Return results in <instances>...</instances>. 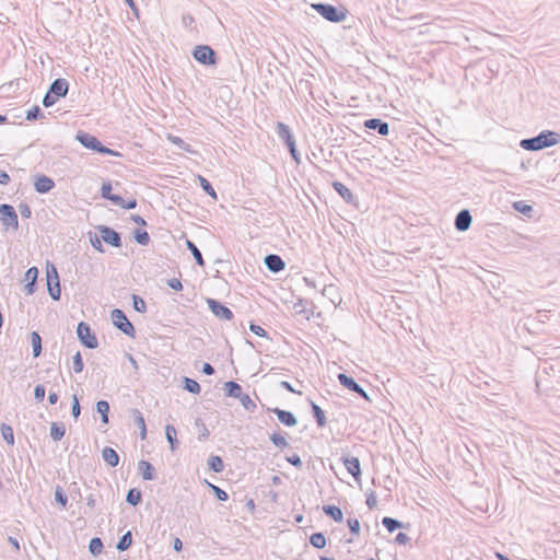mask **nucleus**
Segmentation results:
<instances>
[{"mask_svg": "<svg viewBox=\"0 0 560 560\" xmlns=\"http://www.w3.org/2000/svg\"><path fill=\"white\" fill-rule=\"evenodd\" d=\"M198 180H199L201 188L203 189V191L207 195H209L213 199H218V195H217L215 190L213 189L211 183L207 178H205L201 175H198Z\"/></svg>", "mask_w": 560, "mask_h": 560, "instance_id": "obj_39", "label": "nucleus"}, {"mask_svg": "<svg viewBox=\"0 0 560 560\" xmlns=\"http://www.w3.org/2000/svg\"><path fill=\"white\" fill-rule=\"evenodd\" d=\"M207 304L213 315L220 319L231 320L234 317L233 312L215 299H207Z\"/></svg>", "mask_w": 560, "mask_h": 560, "instance_id": "obj_11", "label": "nucleus"}, {"mask_svg": "<svg viewBox=\"0 0 560 560\" xmlns=\"http://www.w3.org/2000/svg\"><path fill=\"white\" fill-rule=\"evenodd\" d=\"M46 281L50 298L54 301H59L61 296L60 278L56 266L49 261L46 264Z\"/></svg>", "mask_w": 560, "mask_h": 560, "instance_id": "obj_5", "label": "nucleus"}, {"mask_svg": "<svg viewBox=\"0 0 560 560\" xmlns=\"http://www.w3.org/2000/svg\"><path fill=\"white\" fill-rule=\"evenodd\" d=\"M135 241L142 246H147L150 242V235L145 230L136 229L133 231Z\"/></svg>", "mask_w": 560, "mask_h": 560, "instance_id": "obj_37", "label": "nucleus"}, {"mask_svg": "<svg viewBox=\"0 0 560 560\" xmlns=\"http://www.w3.org/2000/svg\"><path fill=\"white\" fill-rule=\"evenodd\" d=\"M90 243L93 246V248L96 249L97 252H104L101 236L98 237L96 234H90Z\"/></svg>", "mask_w": 560, "mask_h": 560, "instance_id": "obj_50", "label": "nucleus"}, {"mask_svg": "<svg viewBox=\"0 0 560 560\" xmlns=\"http://www.w3.org/2000/svg\"><path fill=\"white\" fill-rule=\"evenodd\" d=\"M559 133L550 130H544L536 137L521 140L520 147L526 151H538L557 144L559 142Z\"/></svg>", "mask_w": 560, "mask_h": 560, "instance_id": "obj_1", "label": "nucleus"}, {"mask_svg": "<svg viewBox=\"0 0 560 560\" xmlns=\"http://www.w3.org/2000/svg\"><path fill=\"white\" fill-rule=\"evenodd\" d=\"M77 335L80 342L89 348L95 349L98 347V341L96 336L92 332L91 327L85 322H80L77 327Z\"/></svg>", "mask_w": 560, "mask_h": 560, "instance_id": "obj_9", "label": "nucleus"}, {"mask_svg": "<svg viewBox=\"0 0 560 560\" xmlns=\"http://www.w3.org/2000/svg\"><path fill=\"white\" fill-rule=\"evenodd\" d=\"M410 540V537L405 533H398L395 537V542L399 545H406Z\"/></svg>", "mask_w": 560, "mask_h": 560, "instance_id": "obj_63", "label": "nucleus"}, {"mask_svg": "<svg viewBox=\"0 0 560 560\" xmlns=\"http://www.w3.org/2000/svg\"><path fill=\"white\" fill-rule=\"evenodd\" d=\"M55 187V182L46 175H37L34 180V189L38 194H47Z\"/></svg>", "mask_w": 560, "mask_h": 560, "instance_id": "obj_16", "label": "nucleus"}, {"mask_svg": "<svg viewBox=\"0 0 560 560\" xmlns=\"http://www.w3.org/2000/svg\"><path fill=\"white\" fill-rule=\"evenodd\" d=\"M46 389L44 385L38 384L34 388V397L37 401H42L45 398Z\"/></svg>", "mask_w": 560, "mask_h": 560, "instance_id": "obj_54", "label": "nucleus"}, {"mask_svg": "<svg viewBox=\"0 0 560 560\" xmlns=\"http://www.w3.org/2000/svg\"><path fill=\"white\" fill-rule=\"evenodd\" d=\"M265 266L271 272H280L285 268L284 260L276 254H269L265 257Z\"/></svg>", "mask_w": 560, "mask_h": 560, "instance_id": "obj_17", "label": "nucleus"}, {"mask_svg": "<svg viewBox=\"0 0 560 560\" xmlns=\"http://www.w3.org/2000/svg\"><path fill=\"white\" fill-rule=\"evenodd\" d=\"M186 247L191 253V255L194 256L196 264L198 266H200V267H203L205 266V259L202 257L201 252L196 246V244L192 241H190V240H186Z\"/></svg>", "mask_w": 560, "mask_h": 560, "instance_id": "obj_27", "label": "nucleus"}, {"mask_svg": "<svg viewBox=\"0 0 560 560\" xmlns=\"http://www.w3.org/2000/svg\"><path fill=\"white\" fill-rule=\"evenodd\" d=\"M102 457L104 462L113 468L119 464V455L113 447L105 446L102 451Z\"/></svg>", "mask_w": 560, "mask_h": 560, "instance_id": "obj_21", "label": "nucleus"}, {"mask_svg": "<svg viewBox=\"0 0 560 560\" xmlns=\"http://www.w3.org/2000/svg\"><path fill=\"white\" fill-rule=\"evenodd\" d=\"M364 127L370 130H375L381 136H388L389 125L380 118H370L363 122Z\"/></svg>", "mask_w": 560, "mask_h": 560, "instance_id": "obj_15", "label": "nucleus"}, {"mask_svg": "<svg viewBox=\"0 0 560 560\" xmlns=\"http://www.w3.org/2000/svg\"><path fill=\"white\" fill-rule=\"evenodd\" d=\"M337 377H338L339 383L343 387L348 388L349 390H351L353 393H357L360 397H362L366 401H371L369 394L365 392V389L362 386H360L354 381L353 377L347 375L346 373H339Z\"/></svg>", "mask_w": 560, "mask_h": 560, "instance_id": "obj_10", "label": "nucleus"}, {"mask_svg": "<svg viewBox=\"0 0 560 560\" xmlns=\"http://www.w3.org/2000/svg\"><path fill=\"white\" fill-rule=\"evenodd\" d=\"M71 413L75 420L79 418V416L81 413V407H80L79 399H78L77 395L72 396Z\"/></svg>", "mask_w": 560, "mask_h": 560, "instance_id": "obj_51", "label": "nucleus"}, {"mask_svg": "<svg viewBox=\"0 0 560 560\" xmlns=\"http://www.w3.org/2000/svg\"><path fill=\"white\" fill-rule=\"evenodd\" d=\"M276 132H277V136L279 137V139H281L285 145L295 141L290 127L288 125H285L284 122H281V121L277 122Z\"/></svg>", "mask_w": 560, "mask_h": 560, "instance_id": "obj_19", "label": "nucleus"}, {"mask_svg": "<svg viewBox=\"0 0 560 560\" xmlns=\"http://www.w3.org/2000/svg\"><path fill=\"white\" fill-rule=\"evenodd\" d=\"M110 318L113 320L114 326L127 335L128 337L133 338L136 335V330L133 325L130 323V320L127 318L124 311L119 308H115L110 313Z\"/></svg>", "mask_w": 560, "mask_h": 560, "instance_id": "obj_6", "label": "nucleus"}, {"mask_svg": "<svg viewBox=\"0 0 560 560\" xmlns=\"http://www.w3.org/2000/svg\"><path fill=\"white\" fill-rule=\"evenodd\" d=\"M341 460L347 469V471L354 478V480L359 481L361 478V464L358 457H348L342 456Z\"/></svg>", "mask_w": 560, "mask_h": 560, "instance_id": "obj_13", "label": "nucleus"}, {"mask_svg": "<svg viewBox=\"0 0 560 560\" xmlns=\"http://www.w3.org/2000/svg\"><path fill=\"white\" fill-rule=\"evenodd\" d=\"M514 209L526 215L533 211L532 206L525 205L523 201L515 202Z\"/></svg>", "mask_w": 560, "mask_h": 560, "instance_id": "obj_53", "label": "nucleus"}, {"mask_svg": "<svg viewBox=\"0 0 560 560\" xmlns=\"http://www.w3.org/2000/svg\"><path fill=\"white\" fill-rule=\"evenodd\" d=\"M332 187L347 203L354 202V195L346 185L340 182H334Z\"/></svg>", "mask_w": 560, "mask_h": 560, "instance_id": "obj_22", "label": "nucleus"}, {"mask_svg": "<svg viewBox=\"0 0 560 560\" xmlns=\"http://www.w3.org/2000/svg\"><path fill=\"white\" fill-rule=\"evenodd\" d=\"M323 512L327 516L332 518L335 522H342V520H343V513H342L341 509L337 505H330V504L324 505Z\"/></svg>", "mask_w": 560, "mask_h": 560, "instance_id": "obj_25", "label": "nucleus"}, {"mask_svg": "<svg viewBox=\"0 0 560 560\" xmlns=\"http://www.w3.org/2000/svg\"><path fill=\"white\" fill-rule=\"evenodd\" d=\"M19 211L22 218L28 219L32 215L31 207L26 202H21L19 205Z\"/></svg>", "mask_w": 560, "mask_h": 560, "instance_id": "obj_56", "label": "nucleus"}, {"mask_svg": "<svg viewBox=\"0 0 560 560\" xmlns=\"http://www.w3.org/2000/svg\"><path fill=\"white\" fill-rule=\"evenodd\" d=\"M312 415L319 428H324L327 424V419L324 410L314 401L311 400Z\"/></svg>", "mask_w": 560, "mask_h": 560, "instance_id": "obj_23", "label": "nucleus"}, {"mask_svg": "<svg viewBox=\"0 0 560 560\" xmlns=\"http://www.w3.org/2000/svg\"><path fill=\"white\" fill-rule=\"evenodd\" d=\"M382 524L389 533H394L396 529L404 527L400 521L389 516L383 517Z\"/></svg>", "mask_w": 560, "mask_h": 560, "instance_id": "obj_33", "label": "nucleus"}, {"mask_svg": "<svg viewBox=\"0 0 560 560\" xmlns=\"http://www.w3.org/2000/svg\"><path fill=\"white\" fill-rule=\"evenodd\" d=\"M471 222L472 217L469 210L463 209L456 214L454 225L457 231L465 232L470 228Z\"/></svg>", "mask_w": 560, "mask_h": 560, "instance_id": "obj_14", "label": "nucleus"}, {"mask_svg": "<svg viewBox=\"0 0 560 560\" xmlns=\"http://www.w3.org/2000/svg\"><path fill=\"white\" fill-rule=\"evenodd\" d=\"M311 7L319 15H322L325 20L329 22H342L347 16V12L345 10H340L337 7L329 3H313Z\"/></svg>", "mask_w": 560, "mask_h": 560, "instance_id": "obj_4", "label": "nucleus"}, {"mask_svg": "<svg viewBox=\"0 0 560 560\" xmlns=\"http://www.w3.org/2000/svg\"><path fill=\"white\" fill-rule=\"evenodd\" d=\"M75 139L82 144L84 148L92 150L94 152H97L100 154L104 155H112V156H120L121 154L113 149H109L102 144V142L93 135L79 131L75 136Z\"/></svg>", "mask_w": 560, "mask_h": 560, "instance_id": "obj_3", "label": "nucleus"}, {"mask_svg": "<svg viewBox=\"0 0 560 560\" xmlns=\"http://www.w3.org/2000/svg\"><path fill=\"white\" fill-rule=\"evenodd\" d=\"M176 434H177L176 429L173 425L167 424L165 427V436H166V440L170 443V447L173 452L177 448V445H178V440L176 438Z\"/></svg>", "mask_w": 560, "mask_h": 560, "instance_id": "obj_29", "label": "nucleus"}, {"mask_svg": "<svg viewBox=\"0 0 560 560\" xmlns=\"http://www.w3.org/2000/svg\"><path fill=\"white\" fill-rule=\"evenodd\" d=\"M31 342L33 348V357H39L42 353V337L37 331L31 332Z\"/></svg>", "mask_w": 560, "mask_h": 560, "instance_id": "obj_31", "label": "nucleus"}, {"mask_svg": "<svg viewBox=\"0 0 560 560\" xmlns=\"http://www.w3.org/2000/svg\"><path fill=\"white\" fill-rule=\"evenodd\" d=\"M83 360H82V355L81 353L78 351L73 357H72V369L75 373H81L83 371Z\"/></svg>", "mask_w": 560, "mask_h": 560, "instance_id": "obj_46", "label": "nucleus"}, {"mask_svg": "<svg viewBox=\"0 0 560 560\" xmlns=\"http://www.w3.org/2000/svg\"><path fill=\"white\" fill-rule=\"evenodd\" d=\"M208 466L214 472H222L224 469L223 459L218 455H211L208 459Z\"/></svg>", "mask_w": 560, "mask_h": 560, "instance_id": "obj_32", "label": "nucleus"}, {"mask_svg": "<svg viewBox=\"0 0 560 560\" xmlns=\"http://www.w3.org/2000/svg\"><path fill=\"white\" fill-rule=\"evenodd\" d=\"M310 542L313 547L317 549H323L326 546V537L323 533L317 532L312 534L310 537Z\"/></svg>", "mask_w": 560, "mask_h": 560, "instance_id": "obj_38", "label": "nucleus"}, {"mask_svg": "<svg viewBox=\"0 0 560 560\" xmlns=\"http://www.w3.org/2000/svg\"><path fill=\"white\" fill-rule=\"evenodd\" d=\"M142 501V493L137 488H131L126 495V502L132 506H137Z\"/></svg>", "mask_w": 560, "mask_h": 560, "instance_id": "obj_30", "label": "nucleus"}, {"mask_svg": "<svg viewBox=\"0 0 560 560\" xmlns=\"http://www.w3.org/2000/svg\"><path fill=\"white\" fill-rule=\"evenodd\" d=\"M271 411L278 417V420L287 427H294L298 423L296 417L289 410L276 407L271 409Z\"/></svg>", "mask_w": 560, "mask_h": 560, "instance_id": "obj_18", "label": "nucleus"}, {"mask_svg": "<svg viewBox=\"0 0 560 560\" xmlns=\"http://www.w3.org/2000/svg\"><path fill=\"white\" fill-rule=\"evenodd\" d=\"M349 529L352 534L359 535L360 534V522L358 518H348L347 521Z\"/></svg>", "mask_w": 560, "mask_h": 560, "instance_id": "obj_52", "label": "nucleus"}, {"mask_svg": "<svg viewBox=\"0 0 560 560\" xmlns=\"http://www.w3.org/2000/svg\"><path fill=\"white\" fill-rule=\"evenodd\" d=\"M192 57L203 66H214L218 61L215 51L208 45L196 46L192 50Z\"/></svg>", "mask_w": 560, "mask_h": 560, "instance_id": "obj_8", "label": "nucleus"}, {"mask_svg": "<svg viewBox=\"0 0 560 560\" xmlns=\"http://www.w3.org/2000/svg\"><path fill=\"white\" fill-rule=\"evenodd\" d=\"M238 399L246 410L254 411L256 409V404L249 395L243 394Z\"/></svg>", "mask_w": 560, "mask_h": 560, "instance_id": "obj_48", "label": "nucleus"}, {"mask_svg": "<svg viewBox=\"0 0 560 560\" xmlns=\"http://www.w3.org/2000/svg\"><path fill=\"white\" fill-rule=\"evenodd\" d=\"M207 483L211 488V490L213 491V493L215 494V497L219 501L224 502L229 499V494L226 493V491H224L220 487L212 485L210 482H207Z\"/></svg>", "mask_w": 560, "mask_h": 560, "instance_id": "obj_47", "label": "nucleus"}, {"mask_svg": "<svg viewBox=\"0 0 560 560\" xmlns=\"http://www.w3.org/2000/svg\"><path fill=\"white\" fill-rule=\"evenodd\" d=\"M270 441L273 443L275 446L280 447V448H284V447H287L289 445V443L285 440V438H283L279 433H272L270 435Z\"/></svg>", "mask_w": 560, "mask_h": 560, "instance_id": "obj_45", "label": "nucleus"}, {"mask_svg": "<svg viewBox=\"0 0 560 560\" xmlns=\"http://www.w3.org/2000/svg\"><path fill=\"white\" fill-rule=\"evenodd\" d=\"M138 469L143 480H154L156 478L154 467L147 460H140Z\"/></svg>", "mask_w": 560, "mask_h": 560, "instance_id": "obj_20", "label": "nucleus"}, {"mask_svg": "<svg viewBox=\"0 0 560 560\" xmlns=\"http://www.w3.org/2000/svg\"><path fill=\"white\" fill-rule=\"evenodd\" d=\"M0 222L5 231L19 229V218L13 206L8 203L0 205Z\"/></svg>", "mask_w": 560, "mask_h": 560, "instance_id": "obj_7", "label": "nucleus"}, {"mask_svg": "<svg viewBox=\"0 0 560 560\" xmlns=\"http://www.w3.org/2000/svg\"><path fill=\"white\" fill-rule=\"evenodd\" d=\"M37 277H38V269L36 267H31L25 272V280H27V281L36 282Z\"/></svg>", "mask_w": 560, "mask_h": 560, "instance_id": "obj_55", "label": "nucleus"}, {"mask_svg": "<svg viewBox=\"0 0 560 560\" xmlns=\"http://www.w3.org/2000/svg\"><path fill=\"white\" fill-rule=\"evenodd\" d=\"M112 195V184L109 182L103 183L101 188V196L104 199H108V197H110Z\"/></svg>", "mask_w": 560, "mask_h": 560, "instance_id": "obj_58", "label": "nucleus"}, {"mask_svg": "<svg viewBox=\"0 0 560 560\" xmlns=\"http://www.w3.org/2000/svg\"><path fill=\"white\" fill-rule=\"evenodd\" d=\"M183 383H184V389L191 394L198 395L201 390L199 383L190 377L185 376L183 380Z\"/></svg>", "mask_w": 560, "mask_h": 560, "instance_id": "obj_36", "label": "nucleus"}, {"mask_svg": "<svg viewBox=\"0 0 560 560\" xmlns=\"http://www.w3.org/2000/svg\"><path fill=\"white\" fill-rule=\"evenodd\" d=\"M136 425L140 429V438L144 440L147 438L145 421L140 410H131Z\"/></svg>", "mask_w": 560, "mask_h": 560, "instance_id": "obj_26", "label": "nucleus"}, {"mask_svg": "<svg viewBox=\"0 0 560 560\" xmlns=\"http://www.w3.org/2000/svg\"><path fill=\"white\" fill-rule=\"evenodd\" d=\"M285 459L288 463H290L291 465H293L294 467H296L299 469L302 468V466H303L302 459L298 454L287 456Z\"/></svg>", "mask_w": 560, "mask_h": 560, "instance_id": "obj_57", "label": "nucleus"}, {"mask_svg": "<svg viewBox=\"0 0 560 560\" xmlns=\"http://www.w3.org/2000/svg\"><path fill=\"white\" fill-rule=\"evenodd\" d=\"M288 149H289V152L292 156V159L296 162V163H300V154L298 152V149H296V144H295V141L294 142H291L290 144L287 145Z\"/></svg>", "mask_w": 560, "mask_h": 560, "instance_id": "obj_60", "label": "nucleus"}, {"mask_svg": "<svg viewBox=\"0 0 560 560\" xmlns=\"http://www.w3.org/2000/svg\"><path fill=\"white\" fill-rule=\"evenodd\" d=\"M55 500L61 504L63 508H66L68 503V497L63 492L62 488L60 486H57L55 489Z\"/></svg>", "mask_w": 560, "mask_h": 560, "instance_id": "obj_49", "label": "nucleus"}, {"mask_svg": "<svg viewBox=\"0 0 560 560\" xmlns=\"http://www.w3.org/2000/svg\"><path fill=\"white\" fill-rule=\"evenodd\" d=\"M366 505L369 506L370 510H373L376 508L377 505V500H376V495L373 491H371L368 495H366Z\"/></svg>", "mask_w": 560, "mask_h": 560, "instance_id": "obj_62", "label": "nucleus"}, {"mask_svg": "<svg viewBox=\"0 0 560 560\" xmlns=\"http://www.w3.org/2000/svg\"><path fill=\"white\" fill-rule=\"evenodd\" d=\"M102 241H104L106 244L113 246V247H120L121 246V235L114 229L106 226V225H100L97 228Z\"/></svg>", "mask_w": 560, "mask_h": 560, "instance_id": "obj_12", "label": "nucleus"}, {"mask_svg": "<svg viewBox=\"0 0 560 560\" xmlns=\"http://www.w3.org/2000/svg\"><path fill=\"white\" fill-rule=\"evenodd\" d=\"M0 431H1V435H2L3 440L9 445H13L14 444V433H13L12 427L9 424L2 423Z\"/></svg>", "mask_w": 560, "mask_h": 560, "instance_id": "obj_40", "label": "nucleus"}, {"mask_svg": "<svg viewBox=\"0 0 560 560\" xmlns=\"http://www.w3.org/2000/svg\"><path fill=\"white\" fill-rule=\"evenodd\" d=\"M103 548H104V545H103V541L101 538L98 537H93L91 540H90V544H89V550L90 552L93 555V556H98L102 553L103 551Z\"/></svg>", "mask_w": 560, "mask_h": 560, "instance_id": "obj_41", "label": "nucleus"}, {"mask_svg": "<svg viewBox=\"0 0 560 560\" xmlns=\"http://www.w3.org/2000/svg\"><path fill=\"white\" fill-rule=\"evenodd\" d=\"M168 140L173 144H175L177 148H179V149H182V150H184L186 152H189V153L194 152L192 149H191V145L186 143L182 138H179L177 136L170 135L168 136Z\"/></svg>", "mask_w": 560, "mask_h": 560, "instance_id": "obj_42", "label": "nucleus"}, {"mask_svg": "<svg viewBox=\"0 0 560 560\" xmlns=\"http://www.w3.org/2000/svg\"><path fill=\"white\" fill-rule=\"evenodd\" d=\"M167 285L175 290V291H182L183 290V284H182V281L177 278H172L167 281Z\"/></svg>", "mask_w": 560, "mask_h": 560, "instance_id": "obj_61", "label": "nucleus"}, {"mask_svg": "<svg viewBox=\"0 0 560 560\" xmlns=\"http://www.w3.org/2000/svg\"><path fill=\"white\" fill-rule=\"evenodd\" d=\"M224 389L229 397L240 398L243 395L242 386L234 381L226 382L224 384Z\"/></svg>", "mask_w": 560, "mask_h": 560, "instance_id": "obj_24", "label": "nucleus"}, {"mask_svg": "<svg viewBox=\"0 0 560 560\" xmlns=\"http://www.w3.org/2000/svg\"><path fill=\"white\" fill-rule=\"evenodd\" d=\"M132 545V534L130 530L125 533L118 540L116 548L118 551H125Z\"/></svg>", "mask_w": 560, "mask_h": 560, "instance_id": "obj_34", "label": "nucleus"}, {"mask_svg": "<svg viewBox=\"0 0 560 560\" xmlns=\"http://www.w3.org/2000/svg\"><path fill=\"white\" fill-rule=\"evenodd\" d=\"M96 411L101 415L102 422L108 423L109 404L106 400H100L96 402Z\"/></svg>", "mask_w": 560, "mask_h": 560, "instance_id": "obj_35", "label": "nucleus"}, {"mask_svg": "<svg viewBox=\"0 0 560 560\" xmlns=\"http://www.w3.org/2000/svg\"><path fill=\"white\" fill-rule=\"evenodd\" d=\"M66 434V428L63 423L52 422L50 424V438L54 441H60Z\"/></svg>", "mask_w": 560, "mask_h": 560, "instance_id": "obj_28", "label": "nucleus"}, {"mask_svg": "<svg viewBox=\"0 0 560 560\" xmlns=\"http://www.w3.org/2000/svg\"><path fill=\"white\" fill-rule=\"evenodd\" d=\"M39 118H44V113L38 105H34L31 109L27 110V113H26L27 120L32 121V120H37Z\"/></svg>", "mask_w": 560, "mask_h": 560, "instance_id": "obj_44", "label": "nucleus"}, {"mask_svg": "<svg viewBox=\"0 0 560 560\" xmlns=\"http://www.w3.org/2000/svg\"><path fill=\"white\" fill-rule=\"evenodd\" d=\"M109 201H112L115 206H118L121 208V205L124 202V198L119 195L113 194L110 197H108Z\"/></svg>", "mask_w": 560, "mask_h": 560, "instance_id": "obj_64", "label": "nucleus"}, {"mask_svg": "<svg viewBox=\"0 0 560 560\" xmlns=\"http://www.w3.org/2000/svg\"><path fill=\"white\" fill-rule=\"evenodd\" d=\"M132 306L135 308V311H137L138 313H145L147 312V303L145 301L137 295V294H133L132 295Z\"/></svg>", "mask_w": 560, "mask_h": 560, "instance_id": "obj_43", "label": "nucleus"}, {"mask_svg": "<svg viewBox=\"0 0 560 560\" xmlns=\"http://www.w3.org/2000/svg\"><path fill=\"white\" fill-rule=\"evenodd\" d=\"M249 329L252 332H254L255 335H257L259 337H267V331L259 325L250 323Z\"/></svg>", "mask_w": 560, "mask_h": 560, "instance_id": "obj_59", "label": "nucleus"}, {"mask_svg": "<svg viewBox=\"0 0 560 560\" xmlns=\"http://www.w3.org/2000/svg\"><path fill=\"white\" fill-rule=\"evenodd\" d=\"M69 92V82L63 78L55 79L43 98L44 107L48 108L56 104V102L66 97Z\"/></svg>", "mask_w": 560, "mask_h": 560, "instance_id": "obj_2", "label": "nucleus"}]
</instances>
